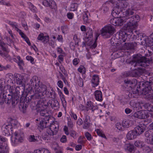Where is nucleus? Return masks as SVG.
I'll return each instance as SVG.
<instances>
[{"label":"nucleus","instance_id":"nucleus-1","mask_svg":"<svg viewBox=\"0 0 153 153\" xmlns=\"http://www.w3.org/2000/svg\"><path fill=\"white\" fill-rule=\"evenodd\" d=\"M149 59L147 57L143 56L141 54H137L133 57V60L131 61L129 64L134 67L141 66L145 68L149 65Z\"/></svg>","mask_w":153,"mask_h":153},{"label":"nucleus","instance_id":"nucleus-2","mask_svg":"<svg viewBox=\"0 0 153 153\" xmlns=\"http://www.w3.org/2000/svg\"><path fill=\"white\" fill-rule=\"evenodd\" d=\"M128 23L126 25V31L132 32L140 20V17L138 15L132 16L130 17H128Z\"/></svg>","mask_w":153,"mask_h":153},{"label":"nucleus","instance_id":"nucleus-3","mask_svg":"<svg viewBox=\"0 0 153 153\" xmlns=\"http://www.w3.org/2000/svg\"><path fill=\"white\" fill-rule=\"evenodd\" d=\"M114 27L110 25L105 26L101 30V35L104 38H107L115 32Z\"/></svg>","mask_w":153,"mask_h":153},{"label":"nucleus","instance_id":"nucleus-4","mask_svg":"<svg viewBox=\"0 0 153 153\" xmlns=\"http://www.w3.org/2000/svg\"><path fill=\"white\" fill-rule=\"evenodd\" d=\"M12 141L15 144H17L18 143H21L23 141L22 138L24 136L23 132L19 131H16L12 134Z\"/></svg>","mask_w":153,"mask_h":153},{"label":"nucleus","instance_id":"nucleus-5","mask_svg":"<svg viewBox=\"0 0 153 153\" xmlns=\"http://www.w3.org/2000/svg\"><path fill=\"white\" fill-rule=\"evenodd\" d=\"M52 119L49 116H46L45 117L41 118V120L38 125V127L41 129H43L44 128L48 127L51 125L50 121Z\"/></svg>","mask_w":153,"mask_h":153},{"label":"nucleus","instance_id":"nucleus-6","mask_svg":"<svg viewBox=\"0 0 153 153\" xmlns=\"http://www.w3.org/2000/svg\"><path fill=\"white\" fill-rule=\"evenodd\" d=\"M38 85L35 87V91L39 93L41 95H48L49 91H47V88L46 86L40 83L39 82Z\"/></svg>","mask_w":153,"mask_h":153},{"label":"nucleus","instance_id":"nucleus-7","mask_svg":"<svg viewBox=\"0 0 153 153\" xmlns=\"http://www.w3.org/2000/svg\"><path fill=\"white\" fill-rule=\"evenodd\" d=\"M125 27V31H120L118 34L117 33L116 34L117 38L118 39L120 43L125 42L127 39V36L130 35L127 33V32H128L126 31V25ZM133 32V31L132 32H129V33H132Z\"/></svg>","mask_w":153,"mask_h":153},{"label":"nucleus","instance_id":"nucleus-8","mask_svg":"<svg viewBox=\"0 0 153 153\" xmlns=\"http://www.w3.org/2000/svg\"><path fill=\"white\" fill-rule=\"evenodd\" d=\"M139 69L130 71L127 72L126 76H127L138 77L142 75L144 73L143 68L138 67Z\"/></svg>","mask_w":153,"mask_h":153},{"label":"nucleus","instance_id":"nucleus-9","mask_svg":"<svg viewBox=\"0 0 153 153\" xmlns=\"http://www.w3.org/2000/svg\"><path fill=\"white\" fill-rule=\"evenodd\" d=\"M42 95L39 93L34 92V94L32 95H30L29 94H27L26 95L25 97L24 98V101L26 103H28L30 102L31 100H35L36 99H39L40 97Z\"/></svg>","mask_w":153,"mask_h":153},{"label":"nucleus","instance_id":"nucleus-10","mask_svg":"<svg viewBox=\"0 0 153 153\" xmlns=\"http://www.w3.org/2000/svg\"><path fill=\"white\" fill-rule=\"evenodd\" d=\"M6 139L0 135V149L1 150L5 149L6 151L4 150L0 152V153H9L7 151V144L5 143L6 141Z\"/></svg>","mask_w":153,"mask_h":153},{"label":"nucleus","instance_id":"nucleus-11","mask_svg":"<svg viewBox=\"0 0 153 153\" xmlns=\"http://www.w3.org/2000/svg\"><path fill=\"white\" fill-rule=\"evenodd\" d=\"M1 129L3 133H4L5 135H9L10 134H12L13 133L12 127L10 125V124L3 125Z\"/></svg>","mask_w":153,"mask_h":153},{"label":"nucleus","instance_id":"nucleus-12","mask_svg":"<svg viewBox=\"0 0 153 153\" xmlns=\"http://www.w3.org/2000/svg\"><path fill=\"white\" fill-rule=\"evenodd\" d=\"M40 1L45 6L51 9H55L56 7V3L53 0H41Z\"/></svg>","mask_w":153,"mask_h":153},{"label":"nucleus","instance_id":"nucleus-13","mask_svg":"<svg viewBox=\"0 0 153 153\" xmlns=\"http://www.w3.org/2000/svg\"><path fill=\"white\" fill-rule=\"evenodd\" d=\"M146 126L143 123L140 124L137 126L134 129L137 135L142 134L145 131Z\"/></svg>","mask_w":153,"mask_h":153},{"label":"nucleus","instance_id":"nucleus-14","mask_svg":"<svg viewBox=\"0 0 153 153\" xmlns=\"http://www.w3.org/2000/svg\"><path fill=\"white\" fill-rule=\"evenodd\" d=\"M90 117L88 115H86L83 118V128L84 129H88L91 125Z\"/></svg>","mask_w":153,"mask_h":153},{"label":"nucleus","instance_id":"nucleus-15","mask_svg":"<svg viewBox=\"0 0 153 153\" xmlns=\"http://www.w3.org/2000/svg\"><path fill=\"white\" fill-rule=\"evenodd\" d=\"M131 117H134L139 119H145L147 117V115L145 111H140L135 112L132 115Z\"/></svg>","mask_w":153,"mask_h":153},{"label":"nucleus","instance_id":"nucleus-16","mask_svg":"<svg viewBox=\"0 0 153 153\" xmlns=\"http://www.w3.org/2000/svg\"><path fill=\"white\" fill-rule=\"evenodd\" d=\"M138 36V40H140L141 44L144 45H149V39L146 36H143V35L140 33H138L137 34Z\"/></svg>","mask_w":153,"mask_h":153},{"label":"nucleus","instance_id":"nucleus-17","mask_svg":"<svg viewBox=\"0 0 153 153\" xmlns=\"http://www.w3.org/2000/svg\"><path fill=\"white\" fill-rule=\"evenodd\" d=\"M86 30L88 31H87L84 39L86 42H88L89 41L91 42L92 40V38L93 37L92 30L91 29L89 28L88 29V30L87 28Z\"/></svg>","mask_w":153,"mask_h":153},{"label":"nucleus","instance_id":"nucleus-18","mask_svg":"<svg viewBox=\"0 0 153 153\" xmlns=\"http://www.w3.org/2000/svg\"><path fill=\"white\" fill-rule=\"evenodd\" d=\"M128 18L125 17H118V16H117L116 21V26H121L123 25L124 22H127L128 23Z\"/></svg>","mask_w":153,"mask_h":153},{"label":"nucleus","instance_id":"nucleus-19","mask_svg":"<svg viewBox=\"0 0 153 153\" xmlns=\"http://www.w3.org/2000/svg\"><path fill=\"white\" fill-rule=\"evenodd\" d=\"M124 148L127 152L130 153H134V152L135 147L133 145L130 143L125 144Z\"/></svg>","mask_w":153,"mask_h":153},{"label":"nucleus","instance_id":"nucleus-20","mask_svg":"<svg viewBox=\"0 0 153 153\" xmlns=\"http://www.w3.org/2000/svg\"><path fill=\"white\" fill-rule=\"evenodd\" d=\"M146 85V83L143 81L136 83L135 87H137V88L135 89V93H133V94L139 93V92L140 91V90H138V88L139 89L141 88V89H142V88H144Z\"/></svg>","mask_w":153,"mask_h":153},{"label":"nucleus","instance_id":"nucleus-21","mask_svg":"<svg viewBox=\"0 0 153 153\" xmlns=\"http://www.w3.org/2000/svg\"><path fill=\"white\" fill-rule=\"evenodd\" d=\"M137 136L134 130L129 131L126 135L127 138L129 140H132L136 138Z\"/></svg>","mask_w":153,"mask_h":153},{"label":"nucleus","instance_id":"nucleus-22","mask_svg":"<svg viewBox=\"0 0 153 153\" xmlns=\"http://www.w3.org/2000/svg\"><path fill=\"white\" fill-rule=\"evenodd\" d=\"M137 43L136 42L131 43H125L124 44L123 46L125 49H134V48L136 46Z\"/></svg>","mask_w":153,"mask_h":153},{"label":"nucleus","instance_id":"nucleus-23","mask_svg":"<svg viewBox=\"0 0 153 153\" xmlns=\"http://www.w3.org/2000/svg\"><path fill=\"white\" fill-rule=\"evenodd\" d=\"M99 81V78L98 76L97 75H94L93 76L91 81L92 83L94 85V86L95 87L98 85Z\"/></svg>","mask_w":153,"mask_h":153},{"label":"nucleus","instance_id":"nucleus-24","mask_svg":"<svg viewBox=\"0 0 153 153\" xmlns=\"http://www.w3.org/2000/svg\"><path fill=\"white\" fill-rule=\"evenodd\" d=\"M39 82L40 81L39 80L38 77L36 76H34L30 79V83L31 85H33V86L35 84V85L36 86L39 85L38 83H39Z\"/></svg>","mask_w":153,"mask_h":153},{"label":"nucleus","instance_id":"nucleus-25","mask_svg":"<svg viewBox=\"0 0 153 153\" xmlns=\"http://www.w3.org/2000/svg\"><path fill=\"white\" fill-rule=\"evenodd\" d=\"M119 41L117 38L116 34L114 35L111 38L110 40V42L112 45L116 46L117 44H119Z\"/></svg>","mask_w":153,"mask_h":153},{"label":"nucleus","instance_id":"nucleus-26","mask_svg":"<svg viewBox=\"0 0 153 153\" xmlns=\"http://www.w3.org/2000/svg\"><path fill=\"white\" fill-rule=\"evenodd\" d=\"M25 86H17L16 88V94L17 95L20 96L23 94V92L24 91Z\"/></svg>","mask_w":153,"mask_h":153},{"label":"nucleus","instance_id":"nucleus-27","mask_svg":"<svg viewBox=\"0 0 153 153\" xmlns=\"http://www.w3.org/2000/svg\"><path fill=\"white\" fill-rule=\"evenodd\" d=\"M36 106L38 108H45L46 106V102L44 101L43 99H41L37 102Z\"/></svg>","mask_w":153,"mask_h":153},{"label":"nucleus","instance_id":"nucleus-28","mask_svg":"<svg viewBox=\"0 0 153 153\" xmlns=\"http://www.w3.org/2000/svg\"><path fill=\"white\" fill-rule=\"evenodd\" d=\"M95 96L96 100L99 101L102 100V93L101 91L97 90L95 92Z\"/></svg>","mask_w":153,"mask_h":153},{"label":"nucleus","instance_id":"nucleus-29","mask_svg":"<svg viewBox=\"0 0 153 153\" xmlns=\"http://www.w3.org/2000/svg\"><path fill=\"white\" fill-rule=\"evenodd\" d=\"M19 97L18 95H14V96H12V104L13 106L16 105L19 102Z\"/></svg>","mask_w":153,"mask_h":153},{"label":"nucleus","instance_id":"nucleus-30","mask_svg":"<svg viewBox=\"0 0 153 153\" xmlns=\"http://www.w3.org/2000/svg\"><path fill=\"white\" fill-rule=\"evenodd\" d=\"M22 97H21L20 99V106L19 108H22L23 109V110H25L26 108L27 107V105L26 103H27L24 100V101H22Z\"/></svg>","mask_w":153,"mask_h":153},{"label":"nucleus","instance_id":"nucleus-31","mask_svg":"<svg viewBox=\"0 0 153 153\" xmlns=\"http://www.w3.org/2000/svg\"><path fill=\"white\" fill-rule=\"evenodd\" d=\"M152 89L151 86L148 85L146 86V85L144 88H142V90L143 91V93L144 94V95H146L147 94H149Z\"/></svg>","mask_w":153,"mask_h":153},{"label":"nucleus","instance_id":"nucleus-32","mask_svg":"<svg viewBox=\"0 0 153 153\" xmlns=\"http://www.w3.org/2000/svg\"><path fill=\"white\" fill-rule=\"evenodd\" d=\"M16 79V83L17 84L22 86H25L24 83L23 81V79L20 75H18Z\"/></svg>","mask_w":153,"mask_h":153},{"label":"nucleus","instance_id":"nucleus-33","mask_svg":"<svg viewBox=\"0 0 153 153\" xmlns=\"http://www.w3.org/2000/svg\"><path fill=\"white\" fill-rule=\"evenodd\" d=\"M142 149L145 153H149L152 152V148L147 145H144Z\"/></svg>","mask_w":153,"mask_h":153},{"label":"nucleus","instance_id":"nucleus-34","mask_svg":"<svg viewBox=\"0 0 153 153\" xmlns=\"http://www.w3.org/2000/svg\"><path fill=\"white\" fill-rule=\"evenodd\" d=\"M39 111L38 113H39V114L41 116L43 117H45L46 116H49L48 115H47L48 114L47 111L45 109H39Z\"/></svg>","mask_w":153,"mask_h":153},{"label":"nucleus","instance_id":"nucleus-35","mask_svg":"<svg viewBox=\"0 0 153 153\" xmlns=\"http://www.w3.org/2000/svg\"><path fill=\"white\" fill-rule=\"evenodd\" d=\"M122 124L124 128H128L130 126V121L128 120H124L122 123Z\"/></svg>","mask_w":153,"mask_h":153},{"label":"nucleus","instance_id":"nucleus-36","mask_svg":"<svg viewBox=\"0 0 153 153\" xmlns=\"http://www.w3.org/2000/svg\"><path fill=\"white\" fill-rule=\"evenodd\" d=\"M9 51L7 52H2L0 51V55L3 57H5V59H10V55L8 54Z\"/></svg>","mask_w":153,"mask_h":153},{"label":"nucleus","instance_id":"nucleus-37","mask_svg":"<svg viewBox=\"0 0 153 153\" xmlns=\"http://www.w3.org/2000/svg\"><path fill=\"white\" fill-rule=\"evenodd\" d=\"M135 146L139 148H142L144 146V143L142 141L140 140H137L134 143Z\"/></svg>","mask_w":153,"mask_h":153},{"label":"nucleus","instance_id":"nucleus-38","mask_svg":"<svg viewBox=\"0 0 153 153\" xmlns=\"http://www.w3.org/2000/svg\"><path fill=\"white\" fill-rule=\"evenodd\" d=\"M134 13V12L133 11V10L128 9L126 10L125 12V15L126 16L125 17L126 18H128L127 17H128L130 16L133 15Z\"/></svg>","mask_w":153,"mask_h":153},{"label":"nucleus","instance_id":"nucleus-39","mask_svg":"<svg viewBox=\"0 0 153 153\" xmlns=\"http://www.w3.org/2000/svg\"><path fill=\"white\" fill-rule=\"evenodd\" d=\"M153 132H152L150 131H146L145 133V135L146 137L148 138L147 139V140L149 141V139H151L152 137V134Z\"/></svg>","mask_w":153,"mask_h":153},{"label":"nucleus","instance_id":"nucleus-40","mask_svg":"<svg viewBox=\"0 0 153 153\" xmlns=\"http://www.w3.org/2000/svg\"><path fill=\"white\" fill-rule=\"evenodd\" d=\"M88 13L85 12L83 14V20L85 23H88L89 22L90 20L88 19Z\"/></svg>","mask_w":153,"mask_h":153},{"label":"nucleus","instance_id":"nucleus-41","mask_svg":"<svg viewBox=\"0 0 153 153\" xmlns=\"http://www.w3.org/2000/svg\"><path fill=\"white\" fill-rule=\"evenodd\" d=\"M93 102L91 101L87 102L86 106V109L87 111L89 110H91L93 105Z\"/></svg>","mask_w":153,"mask_h":153},{"label":"nucleus","instance_id":"nucleus-42","mask_svg":"<svg viewBox=\"0 0 153 153\" xmlns=\"http://www.w3.org/2000/svg\"><path fill=\"white\" fill-rule=\"evenodd\" d=\"M52 103L51 107L52 108L58 107L59 106V103L56 100L52 99Z\"/></svg>","mask_w":153,"mask_h":153},{"label":"nucleus","instance_id":"nucleus-43","mask_svg":"<svg viewBox=\"0 0 153 153\" xmlns=\"http://www.w3.org/2000/svg\"><path fill=\"white\" fill-rule=\"evenodd\" d=\"M124 82L128 85H131V86H133L135 85V82H134V84L133 85L134 82L133 80L128 79H125L124 80Z\"/></svg>","mask_w":153,"mask_h":153},{"label":"nucleus","instance_id":"nucleus-44","mask_svg":"<svg viewBox=\"0 0 153 153\" xmlns=\"http://www.w3.org/2000/svg\"><path fill=\"white\" fill-rule=\"evenodd\" d=\"M116 128L119 130L121 131H123L124 128L122 126V124L120 123H117L115 125Z\"/></svg>","mask_w":153,"mask_h":153},{"label":"nucleus","instance_id":"nucleus-45","mask_svg":"<svg viewBox=\"0 0 153 153\" xmlns=\"http://www.w3.org/2000/svg\"><path fill=\"white\" fill-rule=\"evenodd\" d=\"M10 125H11V126L12 127V128H13V127H14V128L17 125L18 122L17 120H16L12 119L10 121Z\"/></svg>","mask_w":153,"mask_h":153},{"label":"nucleus","instance_id":"nucleus-46","mask_svg":"<svg viewBox=\"0 0 153 153\" xmlns=\"http://www.w3.org/2000/svg\"><path fill=\"white\" fill-rule=\"evenodd\" d=\"M52 92H49V94L48 95H46V96H48L49 97L51 98H55L56 97V95L54 91H53L52 89Z\"/></svg>","mask_w":153,"mask_h":153},{"label":"nucleus","instance_id":"nucleus-47","mask_svg":"<svg viewBox=\"0 0 153 153\" xmlns=\"http://www.w3.org/2000/svg\"><path fill=\"white\" fill-rule=\"evenodd\" d=\"M8 96L9 97L5 98V102L6 104H9L11 102H12V96H10L9 94L8 95Z\"/></svg>","mask_w":153,"mask_h":153},{"label":"nucleus","instance_id":"nucleus-48","mask_svg":"<svg viewBox=\"0 0 153 153\" xmlns=\"http://www.w3.org/2000/svg\"><path fill=\"white\" fill-rule=\"evenodd\" d=\"M78 5L76 3H73L71 4L70 10L71 11H74L77 9Z\"/></svg>","mask_w":153,"mask_h":153},{"label":"nucleus","instance_id":"nucleus-49","mask_svg":"<svg viewBox=\"0 0 153 153\" xmlns=\"http://www.w3.org/2000/svg\"><path fill=\"white\" fill-rule=\"evenodd\" d=\"M78 71L80 73H84L85 72V69L83 65H81L78 68Z\"/></svg>","mask_w":153,"mask_h":153},{"label":"nucleus","instance_id":"nucleus-50","mask_svg":"<svg viewBox=\"0 0 153 153\" xmlns=\"http://www.w3.org/2000/svg\"><path fill=\"white\" fill-rule=\"evenodd\" d=\"M97 134L102 137L106 138V137L104 133H103L102 132L100 129H97Z\"/></svg>","mask_w":153,"mask_h":153},{"label":"nucleus","instance_id":"nucleus-51","mask_svg":"<svg viewBox=\"0 0 153 153\" xmlns=\"http://www.w3.org/2000/svg\"><path fill=\"white\" fill-rule=\"evenodd\" d=\"M113 54H114L115 57L116 58H119L123 56V54L122 53L119 51L114 52Z\"/></svg>","mask_w":153,"mask_h":153},{"label":"nucleus","instance_id":"nucleus-52","mask_svg":"<svg viewBox=\"0 0 153 153\" xmlns=\"http://www.w3.org/2000/svg\"><path fill=\"white\" fill-rule=\"evenodd\" d=\"M78 85L80 87H82L83 85V82L82 79L80 77H79L77 80Z\"/></svg>","mask_w":153,"mask_h":153},{"label":"nucleus","instance_id":"nucleus-53","mask_svg":"<svg viewBox=\"0 0 153 153\" xmlns=\"http://www.w3.org/2000/svg\"><path fill=\"white\" fill-rule=\"evenodd\" d=\"M117 8L114 10L112 12V14L113 16H115L116 17H117V16H118L120 14V12L117 10Z\"/></svg>","mask_w":153,"mask_h":153},{"label":"nucleus","instance_id":"nucleus-54","mask_svg":"<svg viewBox=\"0 0 153 153\" xmlns=\"http://www.w3.org/2000/svg\"><path fill=\"white\" fill-rule=\"evenodd\" d=\"M85 136L88 140H91L92 137L91 134L88 132L85 133Z\"/></svg>","mask_w":153,"mask_h":153},{"label":"nucleus","instance_id":"nucleus-55","mask_svg":"<svg viewBox=\"0 0 153 153\" xmlns=\"http://www.w3.org/2000/svg\"><path fill=\"white\" fill-rule=\"evenodd\" d=\"M51 121H53L52 120L50 121V123H51V125H49V127L51 128V129L53 130V129L55 128H56V127H59V126L56 124H55V123H51Z\"/></svg>","mask_w":153,"mask_h":153},{"label":"nucleus","instance_id":"nucleus-56","mask_svg":"<svg viewBox=\"0 0 153 153\" xmlns=\"http://www.w3.org/2000/svg\"><path fill=\"white\" fill-rule=\"evenodd\" d=\"M26 59L28 61H30L31 63L33 64L34 63V59L33 57L30 56H27L26 57Z\"/></svg>","mask_w":153,"mask_h":153},{"label":"nucleus","instance_id":"nucleus-57","mask_svg":"<svg viewBox=\"0 0 153 153\" xmlns=\"http://www.w3.org/2000/svg\"><path fill=\"white\" fill-rule=\"evenodd\" d=\"M28 4L29 5V7L30 9L34 11H36V7H35L33 4L31 2H28Z\"/></svg>","mask_w":153,"mask_h":153},{"label":"nucleus","instance_id":"nucleus-58","mask_svg":"<svg viewBox=\"0 0 153 153\" xmlns=\"http://www.w3.org/2000/svg\"><path fill=\"white\" fill-rule=\"evenodd\" d=\"M0 67L1 68V70H7L10 69L11 68V66L9 65H7L6 66H3V65H0Z\"/></svg>","mask_w":153,"mask_h":153},{"label":"nucleus","instance_id":"nucleus-59","mask_svg":"<svg viewBox=\"0 0 153 153\" xmlns=\"http://www.w3.org/2000/svg\"><path fill=\"white\" fill-rule=\"evenodd\" d=\"M47 132L49 135H54L53 133V130L51 129L50 127H49L48 129H47Z\"/></svg>","mask_w":153,"mask_h":153},{"label":"nucleus","instance_id":"nucleus-60","mask_svg":"<svg viewBox=\"0 0 153 153\" xmlns=\"http://www.w3.org/2000/svg\"><path fill=\"white\" fill-rule=\"evenodd\" d=\"M116 19L117 17H116L112 19H110V22L112 25H113L114 26H116Z\"/></svg>","mask_w":153,"mask_h":153},{"label":"nucleus","instance_id":"nucleus-61","mask_svg":"<svg viewBox=\"0 0 153 153\" xmlns=\"http://www.w3.org/2000/svg\"><path fill=\"white\" fill-rule=\"evenodd\" d=\"M30 142H35L36 140V139L35 138V136L34 135H30V137L29 140Z\"/></svg>","mask_w":153,"mask_h":153},{"label":"nucleus","instance_id":"nucleus-62","mask_svg":"<svg viewBox=\"0 0 153 153\" xmlns=\"http://www.w3.org/2000/svg\"><path fill=\"white\" fill-rule=\"evenodd\" d=\"M62 30V33H65V32L68 30V27L66 26H63L61 27Z\"/></svg>","mask_w":153,"mask_h":153},{"label":"nucleus","instance_id":"nucleus-63","mask_svg":"<svg viewBox=\"0 0 153 153\" xmlns=\"http://www.w3.org/2000/svg\"><path fill=\"white\" fill-rule=\"evenodd\" d=\"M44 35L42 33H40L38 36L37 37L38 40H39L42 41L43 40V38L44 37Z\"/></svg>","mask_w":153,"mask_h":153},{"label":"nucleus","instance_id":"nucleus-64","mask_svg":"<svg viewBox=\"0 0 153 153\" xmlns=\"http://www.w3.org/2000/svg\"><path fill=\"white\" fill-rule=\"evenodd\" d=\"M79 62V59H77V58H75L73 60V64L74 65H76L78 64Z\"/></svg>","mask_w":153,"mask_h":153}]
</instances>
